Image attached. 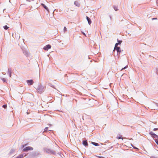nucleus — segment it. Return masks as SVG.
<instances>
[{
	"instance_id": "nucleus-1",
	"label": "nucleus",
	"mask_w": 158,
	"mask_h": 158,
	"mask_svg": "<svg viewBox=\"0 0 158 158\" xmlns=\"http://www.w3.org/2000/svg\"><path fill=\"white\" fill-rule=\"evenodd\" d=\"M118 43H116L115 45L114 49L116 50L118 52L120 53L121 52V50L120 47H118Z\"/></svg>"
},
{
	"instance_id": "nucleus-2",
	"label": "nucleus",
	"mask_w": 158,
	"mask_h": 158,
	"mask_svg": "<svg viewBox=\"0 0 158 158\" xmlns=\"http://www.w3.org/2000/svg\"><path fill=\"white\" fill-rule=\"evenodd\" d=\"M150 135H151L152 137L154 139H155V140L158 139V136L156 134L153 133V132L151 131L149 133Z\"/></svg>"
},
{
	"instance_id": "nucleus-3",
	"label": "nucleus",
	"mask_w": 158,
	"mask_h": 158,
	"mask_svg": "<svg viewBox=\"0 0 158 158\" xmlns=\"http://www.w3.org/2000/svg\"><path fill=\"white\" fill-rule=\"evenodd\" d=\"M33 149V148L31 147L28 146L26 147L23 149V151L27 152L28 150H32Z\"/></svg>"
},
{
	"instance_id": "nucleus-4",
	"label": "nucleus",
	"mask_w": 158,
	"mask_h": 158,
	"mask_svg": "<svg viewBox=\"0 0 158 158\" xmlns=\"http://www.w3.org/2000/svg\"><path fill=\"white\" fill-rule=\"evenodd\" d=\"M51 46L49 45L48 44L45 46L44 47V49L45 50L47 51L51 48Z\"/></svg>"
},
{
	"instance_id": "nucleus-5",
	"label": "nucleus",
	"mask_w": 158,
	"mask_h": 158,
	"mask_svg": "<svg viewBox=\"0 0 158 158\" xmlns=\"http://www.w3.org/2000/svg\"><path fill=\"white\" fill-rule=\"evenodd\" d=\"M33 82V81L32 80H28L27 81V83L29 85H32Z\"/></svg>"
},
{
	"instance_id": "nucleus-6",
	"label": "nucleus",
	"mask_w": 158,
	"mask_h": 158,
	"mask_svg": "<svg viewBox=\"0 0 158 158\" xmlns=\"http://www.w3.org/2000/svg\"><path fill=\"white\" fill-rule=\"evenodd\" d=\"M86 18L88 21V23L90 25L91 23V21L90 19L88 16L86 17Z\"/></svg>"
},
{
	"instance_id": "nucleus-7",
	"label": "nucleus",
	"mask_w": 158,
	"mask_h": 158,
	"mask_svg": "<svg viewBox=\"0 0 158 158\" xmlns=\"http://www.w3.org/2000/svg\"><path fill=\"white\" fill-rule=\"evenodd\" d=\"M116 138L118 139H122V140H123L122 136L121 135H119L117 136Z\"/></svg>"
},
{
	"instance_id": "nucleus-8",
	"label": "nucleus",
	"mask_w": 158,
	"mask_h": 158,
	"mask_svg": "<svg viewBox=\"0 0 158 158\" xmlns=\"http://www.w3.org/2000/svg\"><path fill=\"white\" fill-rule=\"evenodd\" d=\"M74 4L77 6H80V4L78 3V2L77 1H75L74 2Z\"/></svg>"
},
{
	"instance_id": "nucleus-9",
	"label": "nucleus",
	"mask_w": 158,
	"mask_h": 158,
	"mask_svg": "<svg viewBox=\"0 0 158 158\" xmlns=\"http://www.w3.org/2000/svg\"><path fill=\"white\" fill-rule=\"evenodd\" d=\"M42 5L44 7L47 11H48V9L47 7L44 4H42Z\"/></svg>"
},
{
	"instance_id": "nucleus-10",
	"label": "nucleus",
	"mask_w": 158,
	"mask_h": 158,
	"mask_svg": "<svg viewBox=\"0 0 158 158\" xmlns=\"http://www.w3.org/2000/svg\"><path fill=\"white\" fill-rule=\"evenodd\" d=\"M83 144L85 145V146L88 145V143L86 141H84L83 142Z\"/></svg>"
},
{
	"instance_id": "nucleus-11",
	"label": "nucleus",
	"mask_w": 158,
	"mask_h": 158,
	"mask_svg": "<svg viewBox=\"0 0 158 158\" xmlns=\"http://www.w3.org/2000/svg\"><path fill=\"white\" fill-rule=\"evenodd\" d=\"M92 143L95 146H98L99 145L98 144V143H96L92 142Z\"/></svg>"
},
{
	"instance_id": "nucleus-12",
	"label": "nucleus",
	"mask_w": 158,
	"mask_h": 158,
	"mask_svg": "<svg viewBox=\"0 0 158 158\" xmlns=\"http://www.w3.org/2000/svg\"><path fill=\"white\" fill-rule=\"evenodd\" d=\"M23 157V154H21L18 156L16 158H22Z\"/></svg>"
},
{
	"instance_id": "nucleus-13",
	"label": "nucleus",
	"mask_w": 158,
	"mask_h": 158,
	"mask_svg": "<svg viewBox=\"0 0 158 158\" xmlns=\"http://www.w3.org/2000/svg\"><path fill=\"white\" fill-rule=\"evenodd\" d=\"M3 28L5 30H6L9 28V27H7L6 25L3 27Z\"/></svg>"
},
{
	"instance_id": "nucleus-14",
	"label": "nucleus",
	"mask_w": 158,
	"mask_h": 158,
	"mask_svg": "<svg viewBox=\"0 0 158 158\" xmlns=\"http://www.w3.org/2000/svg\"><path fill=\"white\" fill-rule=\"evenodd\" d=\"M114 10L116 11H117L118 10V9L117 8V7L116 6H114Z\"/></svg>"
},
{
	"instance_id": "nucleus-15",
	"label": "nucleus",
	"mask_w": 158,
	"mask_h": 158,
	"mask_svg": "<svg viewBox=\"0 0 158 158\" xmlns=\"http://www.w3.org/2000/svg\"><path fill=\"white\" fill-rule=\"evenodd\" d=\"M117 42H118L117 43H118V44H121L122 42V41H121V40H118V39H117Z\"/></svg>"
},
{
	"instance_id": "nucleus-16",
	"label": "nucleus",
	"mask_w": 158,
	"mask_h": 158,
	"mask_svg": "<svg viewBox=\"0 0 158 158\" xmlns=\"http://www.w3.org/2000/svg\"><path fill=\"white\" fill-rule=\"evenodd\" d=\"M48 127H46L44 129V131H47L48 130Z\"/></svg>"
},
{
	"instance_id": "nucleus-17",
	"label": "nucleus",
	"mask_w": 158,
	"mask_h": 158,
	"mask_svg": "<svg viewBox=\"0 0 158 158\" xmlns=\"http://www.w3.org/2000/svg\"><path fill=\"white\" fill-rule=\"evenodd\" d=\"M2 107L4 108H6L7 107V105H4L2 106Z\"/></svg>"
},
{
	"instance_id": "nucleus-18",
	"label": "nucleus",
	"mask_w": 158,
	"mask_h": 158,
	"mask_svg": "<svg viewBox=\"0 0 158 158\" xmlns=\"http://www.w3.org/2000/svg\"><path fill=\"white\" fill-rule=\"evenodd\" d=\"M8 73H9V74L10 77L11 76V72L10 71H9Z\"/></svg>"
},
{
	"instance_id": "nucleus-19",
	"label": "nucleus",
	"mask_w": 158,
	"mask_h": 158,
	"mask_svg": "<svg viewBox=\"0 0 158 158\" xmlns=\"http://www.w3.org/2000/svg\"><path fill=\"white\" fill-rule=\"evenodd\" d=\"M155 142L156 144L158 145V139L155 140Z\"/></svg>"
},
{
	"instance_id": "nucleus-20",
	"label": "nucleus",
	"mask_w": 158,
	"mask_h": 158,
	"mask_svg": "<svg viewBox=\"0 0 158 158\" xmlns=\"http://www.w3.org/2000/svg\"><path fill=\"white\" fill-rule=\"evenodd\" d=\"M127 67V66H126L125 67H124L122 68V69H121V70H123L125 69Z\"/></svg>"
},
{
	"instance_id": "nucleus-21",
	"label": "nucleus",
	"mask_w": 158,
	"mask_h": 158,
	"mask_svg": "<svg viewBox=\"0 0 158 158\" xmlns=\"http://www.w3.org/2000/svg\"><path fill=\"white\" fill-rule=\"evenodd\" d=\"M15 151V150L13 149H12L11 150V152H10V153H12L13 152H14Z\"/></svg>"
},
{
	"instance_id": "nucleus-22",
	"label": "nucleus",
	"mask_w": 158,
	"mask_h": 158,
	"mask_svg": "<svg viewBox=\"0 0 158 158\" xmlns=\"http://www.w3.org/2000/svg\"><path fill=\"white\" fill-rule=\"evenodd\" d=\"M64 31H66V30H67V28H66V27H64Z\"/></svg>"
},
{
	"instance_id": "nucleus-23",
	"label": "nucleus",
	"mask_w": 158,
	"mask_h": 158,
	"mask_svg": "<svg viewBox=\"0 0 158 158\" xmlns=\"http://www.w3.org/2000/svg\"><path fill=\"white\" fill-rule=\"evenodd\" d=\"M158 128H155L153 129V131H156L158 130Z\"/></svg>"
},
{
	"instance_id": "nucleus-24",
	"label": "nucleus",
	"mask_w": 158,
	"mask_h": 158,
	"mask_svg": "<svg viewBox=\"0 0 158 158\" xmlns=\"http://www.w3.org/2000/svg\"><path fill=\"white\" fill-rule=\"evenodd\" d=\"M2 80L3 81H6V79L5 78H3L2 79Z\"/></svg>"
},
{
	"instance_id": "nucleus-25",
	"label": "nucleus",
	"mask_w": 158,
	"mask_h": 158,
	"mask_svg": "<svg viewBox=\"0 0 158 158\" xmlns=\"http://www.w3.org/2000/svg\"><path fill=\"white\" fill-rule=\"evenodd\" d=\"M156 19H157V18H153V19H152V20Z\"/></svg>"
},
{
	"instance_id": "nucleus-26",
	"label": "nucleus",
	"mask_w": 158,
	"mask_h": 158,
	"mask_svg": "<svg viewBox=\"0 0 158 158\" xmlns=\"http://www.w3.org/2000/svg\"><path fill=\"white\" fill-rule=\"evenodd\" d=\"M27 145V144H25V145H23V147H24V146H26Z\"/></svg>"
},
{
	"instance_id": "nucleus-27",
	"label": "nucleus",
	"mask_w": 158,
	"mask_h": 158,
	"mask_svg": "<svg viewBox=\"0 0 158 158\" xmlns=\"http://www.w3.org/2000/svg\"><path fill=\"white\" fill-rule=\"evenodd\" d=\"M83 34L84 35H85V33H83Z\"/></svg>"
}]
</instances>
